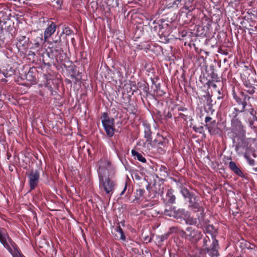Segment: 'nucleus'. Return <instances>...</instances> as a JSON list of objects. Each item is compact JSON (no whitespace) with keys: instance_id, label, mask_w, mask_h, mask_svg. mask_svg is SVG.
<instances>
[{"instance_id":"1","label":"nucleus","mask_w":257,"mask_h":257,"mask_svg":"<svg viewBox=\"0 0 257 257\" xmlns=\"http://www.w3.org/2000/svg\"><path fill=\"white\" fill-rule=\"evenodd\" d=\"M0 242L13 255V257H24L18 245L12 240L4 228H0Z\"/></svg>"},{"instance_id":"2","label":"nucleus","mask_w":257,"mask_h":257,"mask_svg":"<svg viewBox=\"0 0 257 257\" xmlns=\"http://www.w3.org/2000/svg\"><path fill=\"white\" fill-rule=\"evenodd\" d=\"M97 172L98 178L112 177L115 173V169L107 158H103L97 162Z\"/></svg>"},{"instance_id":"3","label":"nucleus","mask_w":257,"mask_h":257,"mask_svg":"<svg viewBox=\"0 0 257 257\" xmlns=\"http://www.w3.org/2000/svg\"><path fill=\"white\" fill-rule=\"evenodd\" d=\"M99 188L110 199L117 186V181L111 177L98 178Z\"/></svg>"},{"instance_id":"4","label":"nucleus","mask_w":257,"mask_h":257,"mask_svg":"<svg viewBox=\"0 0 257 257\" xmlns=\"http://www.w3.org/2000/svg\"><path fill=\"white\" fill-rule=\"evenodd\" d=\"M232 95L238 106V107L234 108V110L239 112H243L247 105L246 100H248L250 97L244 92L240 91L239 89H235L234 86L232 87Z\"/></svg>"},{"instance_id":"5","label":"nucleus","mask_w":257,"mask_h":257,"mask_svg":"<svg viewBox=\"0 0 257 257\" xmlns=\"http://www.w3.org/2000/svg\"><path fill=\"white\" fill-rule=\"evenodd\" d=\"M63 51L61 49H57L56 48L50 49V50L47 51L46 53H44L42 55V61L45 66L49 67L51 66V64L53 63L54 59L57 62L62 61L63 56H62Z\"/></svg>"},{"instance_id":"6","label":"nucleus","mask_w":257,"mask_h":257,"mask_svg":"<svg viewBox=\"0 0 257 257\" xmlns=\"http://www.w3.org/2000/svg\"><path fill=\"white\" fill-rule=\"evenodd\" d=\"M212 239V243L209 245L211 241L210 238L208 236H205L203 238L202 245L203 250L211 257H218L219 255L218 241L214 237Z\"/></svg>"},{"instance_id":"7","label":"nucleus","mask_w":257,"mask_h":257,"mask_svg":"<svg viewBox=\"0 0 257 257\" xmlns=\"http://www.w3.org/2000/svg\"><path fill=\"white\" fill-rule=\"evenodd\" d=\"M188 208L193 212L198 213L197 219L200 223L203 221L205 215L204 208L198 196H197L194 200H190L188 203Z\"/></svg>"},{"instance_id":"8","label":"nucleus","mask_w":257,"mask_h":257,"mask_svg":"<svg viewBox=\"0 0 257 257\" xmlns=\"http://www.w3.org/2000/svg\"><path fill=\"white\" fill-rule=\"evenodd\" d=\"M101 119L102 126L107 136L109 138L113 137L115 131L114 118L109 117L107 112H103Z\"/></svg>"},{"instance_id":"9","label":"nucleus","mask_w":257,"mask_h":257,"mask_svg":"<svg viewBox=\"0 0 257 257\" xmlns=\"http://www.w3.org/2000/svg\"><path fill=\"white\" fill-rule=\"evenodd\" d=\"M181 235L192 243H197L201 238V232L196 228L189 226L186 228L185 231H181Z\"/></svg>"},{"instance_id":"10","label":"nucleus","mask_w":257,"mask_h":257,"mask_svg":"<svg viewBox=\"0 0 257 257\" xmlns=\"http://www.w3.org/2000/svg\"><path fill=\"white\" fill-rule=\"evenodd\" d=\"M212 117L206 116L205 122L206 124L205 126L207 128L209 133L211 135H216L219 134L221 132L220 129L218 127V123L215 120H211Z\"/></svg>"},{"instance_id":"11","label":"nucleus","mask_w":257,"mask_h":257,"mask_svg":"<svg viewBox=\"0 0 257 257\" xmlns=\"http://www.w3.org/2000/svg\"><path fill=\"white\" fill-rule=\"evenodd\" d=\"M40 172L38 170H31L27 174L30 191L34 190L38 186L40 179Z\"/></svg>"},{"instance_id":"12","label":"nucleus","mask_w":257,"mask_h":257,"mask_svg":"<svg viewBox=\"0 0 257 257\" xmlns=\"http://www.w3.org/2000/svg\"><path fill=\"white\" fill-rule=\"evenodd\" d=\"M147 189L149 193H151L152 192H155L156 195H153L151 197V198H155L163 194L164 191V185L160 183H154L152 187H150L149 185H148L147 186Z\"/></svg>"},{"instance_id":"13","label":"nucleus","mask_w":257,"mask_h":257,"mask_svg":"<svg viewBox=\"0 0 257 257\" xmlns=\"http://www.w3.org/2000/svg\"><path fill=\"white\" fill-rule=\"evenodd\" d=\"M143 126L144 131V138L146 139V143L151 145L152 141V132L151 129V125L147 121H143Z\"/></svg>"},{"instance_id":"14","label":"nucleus","mask_w":257,"mask_h":257,"mask_svg":"<svg viewBox=\"0 0 257 257\" xmlns=\"http://www.w3.org/2000/svg\"><path fill=\"white\" fill-rule=\"evenodd\" d=\"M57 25L56 24L51 22L48 23V27L45 30L44 32V37L45 41H46L49 38H50L56 31Z\"/></svg>"},{"instance_id":"15","label":"nucleus","mask_w":257,"mask_h":257,"mask_svg":"<svg viewBox=\"0 0 257 257\" xmlns=\"http://www.w3.org/2000/svg\"><path fill=\"white\" fill-rule=\"evenodd\" d=\"M0 73L4 75L5 77H9L14 75L15 73V69L8 64L4 65L0 68Z\"/></svg>"},{"instance_id":"16","label":"nucleus","mask_w":257,"mask_h":257,"mask_svg":"<svg viewBox=\"0 0 257 257\" xmlns=\"http://www.w3.org/2000/svg\"><path fill=\"white\" fill-rule=\"evenodd\" d=\"M180 193L187 203L190 202V200H194V198L197 196L195 193L190 191L188 188H183L181 190Z\"/></svg>"},{"instance_id":"17","label":"nucleus","mask_w":257,"mask_h":257,"mask_svg":"<svg viewBox=\"0 0 257 257\" xmlns=\"http://www.w3.org/2000/svg\"><path fill=\"white\" fill-rule=\"evenodd\" d=\"M248 145L244 141L241 140L235 146V151L238 154H242L244 151L247 152L248 150H253L254 149H248Z\"/></svg>"},{"instance_id":"18","label":"nucleus","mask_w":257,"mask_h":257,"mask_svg":"<svg viewBox=\"0 0 257 257\" xmlns=\"http://www.w3.org/2000/svg\"><path fill=\"white\" fill-rule=\"evenodd\" d=\"M228 167L230 170L233 172L235 175L242 177L244 176L243 173L240 169L238 166L233 161H230L228 163Z\"/></svg>"},{"instance_id":"19","label":"nucleus","mask_w":257,"mask_h":257,"mask_svg":"<svg viewBox=\"0 0 257 257\" xmlns=\"http://www.w3.org/2000/svg\"><path fill=\"white\" fill-rule=\"evenodd\" d=\"M175 209L174 217L176 219H184L185 217L189 214V211L184 208H177L174 207Z\"/></svg>"},{"instance_id":"20","label":"nucleus","mask_w":257,"mask_h":257,"mask_svg":"<svg viewBox=\"0 0 257 257\" xmlns=\"http://www.w3.org/2000/svg\"><path fill=\"white\" fill-rule=\"evenodd\" d=\"M251 156L253 158H256V157L254 149L253 150H248L244 155V157L247 160L248 164L251 166H253L255 164V161L251 158Z\"/></svg>"},{"instance_id":"21","label":"nucleus","mask_w":257,"mask_h":257,"mask_svg":"<svg viewBox=\"0 0 257 257\" xmlns=\"http://www.w3.org/2000/svg\"><path fill=\"white\" fill-rule=\"evenodd\" d=\"M172 2L169 3L170 7L177 9L179 8L186 7L187 0H172Z\"/></svg>"},{"instance_id":"22","label":"nucleus","mask_w":257,"mask_h":257,"mask_svg":"<svg viewBox=\"0 0 257 257\" xmlns=\"http://www.w3.org/2000/svg\"><path fill=\"white\" fill-rule=\"evenodd\" d=\"M166 199L167 202L170 204H175L176 203V197L174 194V190L170 188L167 190L166 193Z\"/></svg>"},{"instance_id":"23","label":"nucleus","mask_w":257,"mask_h":257,"mask_svg":"<svg viewBox=\"0 0 257 257\" xmlns=\"http://www.w3.org/2000/svg\"><path fill=\"white\" fill-rule=\"evenodd\" d=\"M115 230L117 233V234L115 235L116 239L125 241L126 240V237L121 227L119 225L117 226L115 228Z\"/></svg>"},{"instance_id":"24","label":"nucleus","mask_w":257,"mask_h":257,"mask_svg":"<svg viewBox=\"0 0 257 257\" xmlns=\"http://www.w3.org/2000/svg\"><path fill=\"white\" fill-rule=\"evenodd\" d=\"M132 154L135 157V158L137 159L138 161L142 163L146 162L147 161L145 158L141 153L136 151V150H132Z\"/></svg>"},{"instance_id":"25","label":"nucleus","mask_w":257,"mask_h":257,"mask_svg":"<svg viewBox=\"0 0 257 257\" xmlns=\"http://www.w3.org/2000/svg\"><path fill=\"white\" fill-rule=\"evenodd\" d=\"M197 219H198L197 218H195L193 216H191L190 212H189V214L185 217L184 220L185 221L187 224L195 225L197 222Z\"/></svg>"},{"instance_id":"26","label":"nucleus","mask_w":257,"mask_h":257,"mask_svg":"<svg viewBox=\"0 0 257 257\" xmlns=\"http://www.w3.org/2000/svg\"><path fill=\"white\" fill-rule=\"evenodd\" d=\"M248 34L253 39V40L254 41L255 43H256L257 37V26H252L251 28H249Z\"/></svg>"},{"instance_id":"27","label":"nucleus","mask_w":257,"mask_h":257,"mask_svg":"<svg viewBox=\"0 0 257 257\" xmlns=\"http://www.w3.org/2000/svg\"><path fill=\"white\" fill-rule=\"evenodd\" d=\"M216 229L212 225H208L205 228L206 232L210 234L212 238H213V237L216 238V235L215 234L216 233Z\"/></svg>"},{"instance_id":"28","label":"nucleus","mask_w":257,"mask_h":257,"mask_svg":"<svg viewBox=\"0 0 257 257\" xmlns=\"http://www.w3.org/2000/svg\"><path fill=\"white\" fill-rule=\"evenodd\" d=\"M145 192L146 191L144 188H139L137 189L135 195V199L136 200H140L142 198H145L144 197Z\"/></svg>"},{"instance_id":"29","label":"nucleus","mask_w":257,"mask_h":257,"mask_svg":"<svg viewBox=\"0 0 257 257\" xmlns=\"http://www.w3.org/2000/svg\"><path fill=\"white\" fill-rule=\"evenodd\" d=\"M246 89L245 90L250 94H252L255 92V87L250 82H246L245 83Z\"/></svg>"},{"instance_id":"30","label":"nucleus","mask_w":257,"mask_h":257,"mask_svg":"<svg viewBox=\"0 0 257 257\" xmlns=\"http://www.w3.org/2000/svg\"><path fill=\"white\" fill-rule=\"evenodd\" d=\"M125 109L130 114H136L137 111V107L133 103H129Z\"/></svg>"},{"instance_id":"31","label":"nucleus","mask_w":257,"mask_h":257,"mask_svg":"<svg viewBox=\"0 0 257 257\" xmlns=\"http://www.w3.org/2000/svg\"><path fill=\"white\" fill-rule=\"evenodd\" d=\"M172 180L175 182L176 184L177 187L180 189V192H181V190L183 188H187L186 187L183 186V181L184 179L183 178H172Z\"/></svg>"},{"instance_id":"32","label":"nucleus","mask_w":257,"mask_h":257,"mask_svg":"<svg viewBox=\"0 0 257 257\" xmlns=\"http://www.w3.org/2000/svg\"><path fill=\"white\" fill-rule=\"evenodd\" d=\"M175 207H169V208H166L164 211V214L169 217H174Z\"/></svg>"},{"instance_id":"33","label":"nucleus","mask_w":257,"mask_h":257,"mask_svg":"<svg viewBox=\"0 0 257 257\" xmlns=\"http://www.w3.org/2000/svg\"><path fill=\"white\" fill-rule=\"evenodd\" d=\"M206 99V104L208 106V111H211V113L214 111L212 109V100L209 95L204 96Z\"/></svg>"},{"instance_id":"34","label":"nucleus","mask_w":257,"mask_h":257,"mask_svg":"<svg viewBox=\"0 0 257 257\" xmlns=\"http://www.w3.org/2000/svg\"><path fill=\"white\" fill-rule=\"evenodd\" d=\"M159 170L162 173L161 175L166 176H168L169 174V169L164 166L161 165L159 168Z\"/></svg>"},{"instance_id":"35","label":"nucleus","mask_w":257,"mask_h":257,"mask_svg":"<svg viewBox=\"0 0 257 257\" xmlns=\"http://www.w3.org/2000/svg\"><path fill=\"white\" fill-rule=\"evenodd\" d=\"M62 35L65 34L66 36H70L73 34V31L68 26H64L63 32L61 33Z\"/></svg>"},{"instance_id":"36","label":"nucleus","mask_w":257,"mask_h":257,"mask_svg":"<svg viewBox=\"0 0 257 257\" xmlns=\"http://www.w3.org/2000/svg\"><path fill=\"white\" fill-rule=\"evenodd\" d=\"M168 237V235L167 234L159 235L157 236L156 240L159 244H161L163 241L167 239Z\"/></svg>"},{"instance_id":"37","label":"nucleus","mask_w":257,"mask_h":257,"mask_svg":"<svg viewBox=\"0 0 257 257\" xmlns=\"http://www.w3.org/2000/svg\"><path fill=\"white\" fill-rule=\"evenodd\" d=\"M43 36L41 35V37H39L37 38V40H36V42L34 43V45L36 47L38 48L39 47L41 44L43 43Z\"/></svg>"},{"instance_id":"38","label":"nucleus","mask_w":257,"mask_h":257,"mask_svg":"<svg viewBox=\"0 0 257 257\" xmlns=\"http://www.w3.org/2000/svg\"><path fill=\"white\" fill-rule=\"evenodd\" d=\"M62 36V34H60V35L56 36L53 40V42L55 43L56 44L59 45L61 42V37Z\"/></svg>"},{"instance_id":"39","label":"nucleus","mask_w":257,"mask_h":257,"mask_svg":"<svg viewBox=\"0 0 257 257\" xmlns=\"http://www.w3.org/2000/svg\"><path fill=\"white\" fill-rule=\"evenodd\" d=\"M210 77L212 79V81H219V77L216 73L214 72H212L210 74Z\"/></svg>"},{"instance_id":"40","label":"nucleus","mask_w":257,"mask_h":257,"mask_svg":"<svg viewBox=\"0 0 257 257\" xmlns=\"http://www.w3.org/2000/svg\"><path fill=\"white\" fill-rule=\"evenodd\" d=\"M179 116L183 119L184 120H187V119H190V116L188 114H185L182 113H179Z\"/></svg>"},{"instance_id":"41","label":"nucleus","mask_w":257,"mask_h":257,"mask_svg":"<svg viewBox=\"0 0 257 257\" xmlns=\"http://www.w3.org/2000/svg\"><path fill=\"white\" fill-rule=\"evenodd\" d=\"M35 77L32 75V72L29 71L26 75V79L28 80L32 81L34 80Z\"/></svg>"},{"instance_id":"42","label":"nucleus","mask_w":257,"mask_h":257,"mask_svg":"<svg viewBox=\"0 0 257 257\" xmlns=\"http://www.w3.org/2000/svg\"><path fill=\"white\" fill-rule=\"evenodd\" d=\"M250 113L252 115L253 120H257V117L255 116L256 111L254 110L253 109H251Z\"/></svg>"},{"instance_id":"43","label":"nucleus","mask_w":257,"mask_h":257,"mask_svg":"<svg viewBox=\"0 0 257 257\" xmlns=\"http://www.w3.org/2000/svg\"><path fill=\"white\" fill-rule=\"evenodd\" d=\"M128 183V181H125V182L124 188H123L122 191L121 192V193L120 194V195L121 196L123 195L124 194L125 192L126 191V190L127 189V187Z\"/></svg>"},{"instance_id":"44","label":"nucleus","mask_w":257,"mask_h":257,"mask_svg":"<svg viewBox=\"0 0 257 257\" xmlns=\"http://www.w3.org/2000/svg\"><path fill=\"white\" fill-rule=\"evenodd\" d=\"M128 183V181H125V182L124 188H123L122 191L121 192V193L120 194V195L121 196L123 195L124 194L125 192L126 191V190L127 189V187Z\"/></svg>"},{"instance_id":"45","label":"nucleus","mask_w":257,"mask_h":257,"mask_svg":"<svg viewBox=\"0 0 257 257\" xmlns=\"http://www.w3.org/2000/svg\"><path fill=\"white\" fill-rule=\"evenodd\" d=\"M213 81L212 80H209L208 82H207V84L208 86H211L212 87H213L214 88H216L217 87V85L216 84H215V83H214L213 82Z\"/></svg>"},{"instance_id":"46","label":"nucleus","mask_w":257,"mask_h":257,"mask_svg":"<svg viewBox=\"0 0 257 257\" xmlns=\"http://www.w3.org/2000/svg\"><path fill=\"white\" fill-rule=\"evenodd\" d=\"M217 93L218 94V96L217 97V99L218 100H220V99H221L223 98L224 97V95L223 94H222L220 91V90H218L217 91Z\"/></svg>"},{"instance_id":"47","label":"nucleus","mask_w":257,"mask_h":257,"mask_svg":"<svg viewBox=\"0 0 257 257\" xmlns=\"http://www.w3.org/2000/svg\"><path fill=\"white\" fill-rule=\"evenodd\" d=\"M249 126L251 128H253L255 132L256 131V128L255 126L253 124V121L250 120L249 121Z\"/></svg>"},{"instance_id":"48","label":"nucleus","mask_w":257,"mask_h":257,"mask_svg":"<svg viewBox=\"0 0 257 257\" xmlns=\"http://www.w3.org/2000/svg\"><path fill=\"white\" fill-rule=\"evenodd\" d=\"M172 117V113L168 111L167 113L165 115V117L166 118H171Z\"/></svg>"},{"instance_id":"49","label":"nucleus","mask_w":257,"mask_h":257,"mask_svg":"<svg viewBox=\"0 0 257 257\" xmlns=\"http://www.w3.org/2000/svg\"><path fill=\"white\" fill-rule=\"evenodd\" d=\"M178 111H185L187 110V109L183 107H179L178 108Z\"/></svg>"},{"instance_id":"50","label":"nucleus","mask_w":257,"mask_h":257,"mask_svg":"<svg viewBox=\"0 0 257 257\" xmlns=\"http://www.w3.org/2000/svg\"><path fill=\"white\" fill-rule=\"evenodd\" d=\"M153 195H156L155 192H152L151 193H149V195L148 197L146 198V199H151V196H153Z\"/></svg>"},{"instance_id":"51","label":"nucleus","mask_w":257,"mask_h":257,"mask_svg":"<svg viewBox=\"0 0 257 257\" xmlns=\"http://www.w3.org/2000/svg\"><path fill=\"white\" fill-rule=\"evenodd\" d=\"M11 157V154L10 153L7 152V159L8 160H9Z\"/></svg>"},{"instance_id":"52","label":"nucleus","mask_w":257,"mask_h":257,"mask_svg":"<svg viewBox=\"0 0 257 257\" xmlns=\"http://www.w3.org/2000/svg\"><path fill=\"white\" fill-rule=\"evenodd\" d=\"M25 38H26V37H25V36H23V37H22V39H20V41H23V40H24Z\"/></svg>"},{"instance_id":"53","label":"nucleus","mask_w":257,"mask_h":257,"mask_svg":"<svg viewBox=\"0 0 257 257\" xmlns=\"http://www.w3.org/2000/svg\"><path fill=\"white\" fill-rule=\"evenodd\" d=\"M163 143H163V142L160 141V142H159L158 143V144H159V145H163Z\"/></svg>"},{"instance_id":"54","label":"nucleus","mask_w":257,"mask_h":257,"mask_svg":"<svg viewBox=\"0 0 257 257\" xmlns=\"http://www.w3.org/2000/svg\"><path fill=\"white\" fill-rule=\"evenodd\" d=\"M2 140H3L2 137V136H0V143L2 142Z\"/></svg>"},{"instance_id":"55","label":"nucleus","mask_w":257,"mask_h":257,"mask_svg":"<svg viewBox=\"0 0 257 257\" xmlns=\"http://www.w3.org/2000/svg\"><path fill=\"white\" fill-rule=\"evenodd\" d=\"M193 130L195 131V132H197V130L196 129L195 127H193Z\"/></svg>"},{"instance_id":"56","label":"nucleus","mask_w":257,"mask_h":257,"mask_svg":"<svg viewBox=\"0 0 257 257\" xmlns=\"http://www.w3.org/2000/svg\"><path fill=\"white\" fill-rule=\"evenodd\" d=\"M151 240H152V238H150V239H149L148 241H149V242H150L151 241Z\"/></svg>"},{"instance_id":"57","label":"nucleus","mask_w":257,"mask_h":257,"mask_svg":"<svg viewBox=\"0 0 257 257\" xmlns=\"http://www.w3.org/2000/svg\"><path fill=\"white\" fill-rule=\"evenodd\" d=\"M255 171H257V168L253 169Z\"/></svg>"},{"instance_id":"58","label":"nucleus","mask_w":257,"mask_h":257,"mask_svg":"<svg viewBox=\"0 0 257 257\" xmlns=\"http://www.w3.org/2000/svg\"><path fill=\"white\" fill-rule=\"evenodd\" d=\"M3 81H7V80L5 79H3Z\"/></svg>"},{"instance_id":"59","label":"nucleus","mask_w":257,"mask_h":257,"mask_svg":"<svg viewBox=\"0 0 257 257\" xmlns=\"http://www.w3.org/2000/svg\"><path fill=\"white\" fill-rule=\"evenodd\" d=\"M232 1H236V0H232ZM231 2H232V1Z\"/></svg>"},{"instance_id":"60","label":"nucleus","mask_w":257,"mask_h":257,"mask_svg":"<svg viewBox=\"0 0 257 257\" xmlns=\"http://www.w3.org/2000/svg\"><path fill=\"white\" fill-rule=\"evenodd\" d=\"M237 257H241L240 256H237Z\"/></svg>"}]
</instances>
